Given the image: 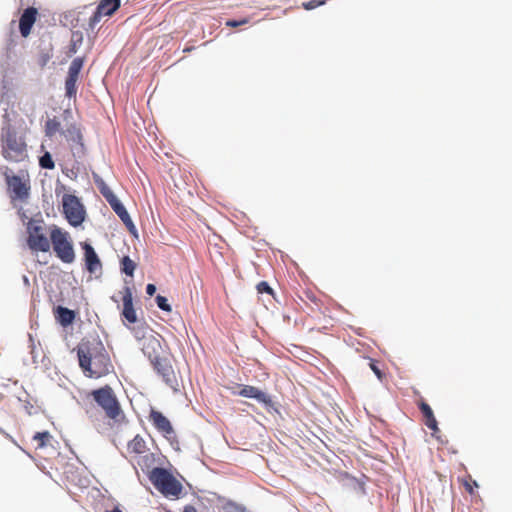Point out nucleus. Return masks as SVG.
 I'll use <instances>...</instances> for the list:
<instances>
[{
    "instance_id": "1",
    "label": "nucleus",
    "mask_w": 512,
    "mask_h": 512,
    "mask_svg": "<svg viewBox=\"0 0 512 512\" xmlns=\"http://www.w3.org/2000/svg\"><path fill=\"white\" fill-rule=\"evenodd\" d=\"M2 154L11 162H20L27 157V145L22 137L17 136L16 130L6 124L1 130Z\"/></svg>"
},
{
    "instance_id": "2",
    "label": "nucleus",
    "mask_w": 512,
    "mask_h": 512,
    "mask_svg": "<svg viewBox=\"0 0 512 512\" xmlns=\"http://www.w3.org/2000/svg\"><path fill=\"white\" fill-rule=\"evenodd\" d=\"M50 241L55 255L63 263L70 264L75 261V251L68 232L56 225H52Z\"/></svg>"
},
{
    "instance_id": "3",
    "label": "nucleus",
    "mask_w": 512,
    "mask_h": 512,
    "mask_svg": "<svg viewBox=\"0 0 512 512\" xmlns=\"http://www.w3.org/2000/svg\"><path fill=\"white\" fill-rule=\"evenodd\" d=\"M91 396L110 419H117V417L122 413L120 403L113 389L109 385L92 390Z\"/></svg>"
},
{
    "instance_id": "4",
    "label": "nucleus",
    "mask_w": 512,
    "mask_h": 512,
    "mask_svg": "<svg viewBox=\"0 0 512 512\" xmlns=\"http://www.w3.org/2000/svg\"><path fill=\"white\" fill-rule=\"evenodd\" d=\"M62 207V213L72 227H79L84 223L87 217V212L84 204L78 196L64 194L62 197Z\"/></svg>"
},
{
    "instance_id": "5",
    "label": "nucleus",
    "mask_w": 512,
    "mask_h": 512,
    "mask_svg": "<svg viewBox=\"0 0 512 512\" xmlns=\"http://www.w3.org/2000/svg\"><path fill=\"white\" fill-rule=\"evenodd\" d=\"M43 220L40 219L36 221L35 219H30L26 224L27 230V246L31 251L35 252H49L50 250V240L43 232L42 227Z\"/></svg>"
},
{
    "instance_id": "6",
    "label": "nucleus",
    "mask_w": 512,
    "mask_h": 512,
    "mask_svg": "<svg viewBox=\"0 0 512 512\" xmlns=\"http://www.w3.org/2000/svg\"><path fill=\"white\" fill-rule=\"evenodd\" d=\"M238 389V391L234 392L235 394L256 400L259 404L263 405L269 413H280V405L277 402H274L271 396L261 389L251 385H239Z\"/></svg>"
},
{
    "instance_id": "7",
    "label": "nucleus",
    "mask_w": 512,
    "mask_h": 512,
    "mask_svg": "<svg viewBox=\"0 0 512 512\" xmlns=\"http://www.w3.org/2000/svg\"><path fill=\"white\" fill-rule=\"evenodd\" d=\"M12 171L6 168L4 174L7 190L12 200L25 201L30 195L29 180L24 181L19 175L10 174Z\"/></svg>"
},
{
    "instance_id": "8",
    "label": "nucleus",
    "mask_w": 512,
    "mask_h": 512,
    "mask_svg": "<svg viewBox=\"0 0 512 512\" xmlns=\"http://www.w3.org/2000/svg\"><path fill=\"white\" fill-rule=\"evenodd\" d=\"M84 63V57H76L70 63L65 79V96L69 99L76 97L78 89L77 81L84 67Z\"/></svg>"
},
{
    "instance_id": "9",
    "label": "nucleus",
    "mask_w": 512,
    "mask_h": 512,
    "mask_svg": "<svg viewBox=\"0 0 512 512\" xmlns=\"http://www.w3.org/2000/svg\"><path fill=\"white\" fill-rule=\"evenodd\" d=\"M84 254L85 269L91 275L102 273V262L92 244L88 241L80 243Z\"/></svg>"
},
{
    "instance_id": "10",
    "label": "nucleus",
    "mask_w": 512,
    "mask_h": 512,
    "mask_svg": "<svg viewBox=\"0 0 512 512\" xmlns=\"http://www.w3.org/2000/svg\"><path fill=\"white\" fill-rule=\"evenodd\" d=\"M62 135L67 141L73 142L75 145L72 147V154L75 158H82L85 154V145L83 142V135L81 130L76 124H70L65 130L61 131Z\"/></svg>"
},
{
    "instance_id": "11",
    "label": "nucleus",
    "mask_w": 512,
    "mask_h": 512,
    "mask_svg": "<svg viewBox=\"0 0 512 512\" xmlns=\"http://www.w3.org/2000/svg\"><path fill=\"white\" fill-rule=\"evenodd\" d=\"M154 370L160 375L167 386L177 391L178 381L168 359L159 358L151 363Z\"/></svg>"
},
{
    "instance_id": "12",
    "label": "nucleus",
    "mask_w": 512,
    "mask_h": 512,
    "mask_svg": "<svg viewBox=\"0 0 512 512\" xmlns=\"http://www.w3.org/2000/svg\"><path fill=\"white\" fill-rule=\"evenodd\" d=\"M150 420L153 426L163 434V436L171 440L172 437L175 436V430L170 422V420L160 411L151 408L150 410Z\"/></svg>"
},
{
    "instance_id": "13",
    "label": "nucleus",
    "mask_w": 512,
    "mask_h": 512,
    "mask_svg": "<svg viewBox=\"0 0 512 512\" xmlns=\"http://www.w3.org/2000/svg\"><path fill=\"white\" fill-rule=\"evenodd\" d=\"M79 366L84 374L91 378H98L101 376L102 371L92 369V355L86 345H79L76 349Z\"/></svg>"
},
{
    "instance_id": "14",
    "label": "nucleus",
    "mask_w": 512,
    "mask_h": 512,
    "mask_svg": "<svg viewBox=\"0 0 512 512\" xmlns=\"http://www.w3.org/2000/svg\"><path fill=\"white\" fill-rule=\"evenodd\" d=\"M125 283L126 285L123 288V309L121 316L128 323L134 324L137 322V313L133 304V293L132 289L127 285V281H125Z\"/></svg>"
},
{
    "instance_id": "15",
    "label": "nucleus",
    "mask_w": 512,
    "mask_h": 512,
    "mask_svg": "<svg viewBox=\"0 0 512 512\" xmlns=\"http://www.w3.org/2000/svg\"><path fill=\"white\" fill-rule=\"evenodd\" d=\"M171 477H173L171 471L164 467H154L148 474L150 482L160 493L163 492Z\"/></svg>"
},
{
    "instance_id": "16",
    "label": "nucleus",
    "mask_w": 512,
    "mask_h": 512,
    "mask_svg": "<svg viewBox=\"0 0 512 512\" xmlns=\"http://www.w3.org/2000/svg\"><path fill=\"white\" fill-rule=\"evenodd\" d=\"M112 210L115 212V214L120 218V220L123 222V224L126 226L127 230L131 235L134 237H138V231L134 224V222L131 219L130 214L128 213L126 207L121 202L120 199L116 200L114 203L110 205Z\"/></svg>"
},
{
    "instance_id": "17",
    "label": "nucleus",
    "mask_w": 512,
    "mask_h": 512,
    "mask_svg": "<svg viewBox=\"0 0 512 512\" xmlns=\"http://www.w3.org/2000/svg\"><path fill=\"white\" fill-rule=\"evenodd\" d=\"M38 11L34 7H28L24 10L19 19V32L22 37L30 35L33 25L36 22Z\"/></svg>"
},
{
    "instance_id": "18",
    "label": "nucleus",
    "mask_w": 512,
    "mask_h": 512,
    "mask_svg": "<svg viewBox=\"0 0 512 512\" xmlns=\"http://www.w3.org/2000/svg\"><path fill=\"white\" fill-rule=\"evenodd\" d=\"M161 350L160 341L156 337L151 335L143 340L142 352L149 359L150 363L160 358Z\"/></svg>"
},
{
    "instance_id": "19",
    "label": "nucleus",
    "mask_w": 512,
    "mask_h": 512,
    "mask_svg": "<svg viewBox=\"0 0 512 512\" xmlns=\"http://www.w3.org/2000/svg\"><path fill=\"white\" fill-rule=\"evenodd\" d=\"M56 322L66 328L73 324L76 318V312L72 309L58 305L54 308Z\"/></svg>"
},
{
    "instance_id": "20",
    "label": "nucleus",
    "mask_w": 512,
    "mask_h": 512,
    "mask_svg": "<svg viewBox=\"0 0 512 512\" xmlns=\"http://www.w3.org/2000/svg\"><path fill=\"white\" fill-rule=\"evenodd\" d=\"M121 0H100L96 9L103 12L105 16H112L120 7Z\"/></svg>"
},
{
    "instance_id": "21",
    "label": "nucleus",
    "mask_w": 512,
    "mask_h": 512,
    "mask_svg": "<svg viewBox=\"0 0 512 512\" xmlns=\"http://www.w3.org/2000/svg\"><path fill=\"white\" fill-rule=\"evenodd\" d=\"M182 490V484L173 476L171 477L170 481L167 483L161 494L164 495L165 497L174 496L178 498L182 493Z\"/></svg>"
},
{
    "instance_id": "22",
    "label": "nucleus",
    "mask_w": 512,
    "mask_h": 512,
    "mask_svg": "<svg viewBox=\"0 0 512 512\" xmlns=\"http://www.w3.org/2000/svg\"><path fill=\"white\" fill-rule=\"evenodd\" d=\"M83 39L84 36L81 31H72L71 40L67 51L68 57H72L74 54L77 53L78 49L83 44Z\"/></svg>"
},
{
    "instance_id": "23",
    "label": "nucleus",
    "mask_w": 512,
    "mask_h": 512,
    "mask_svg": "<svg viewBox=\"0 0 512 512\" xmlns=\"http://www.w3.org/2000/svg\"><path fill=\"white\" fill-rule=\"evenodd\" d=\"M137 264L134 260H132L128 255H124L120 259V271L122 274H125L127 277H133Z\"/></svg>"
},
{
    "instance_id": "24",
    "label": "nucleus",
    "mask_w": 512,
    "mask_h": 512,
    "mask_svg": "<svg viewBox=\"0 0 512 512\" xmlns=\"http://www.w3.org/2000/svg\"><path fill=\"white\" fill-rule=\"evenodd\" d=\"M96 186L109 205H111L112 203L119 199L104 180L99 181V184H97Z\"/></svg>"
},
{
    "instance_id": "25",
    "label": "nucleus",
    "mask_w": 512,
    "mask_h": 512,
    "mask_svg": "<svg viewBox=\"0 0 512 512\" xmlns=\"http://www.w3.org/2000/svg\"><path fill=\"white\" fill-rule=\"evenodd\" d=\"M61 124L56 117L48 119L45 123V134L47 137L54 136L57 132H61Z\"/></svg>"
},
{
    "instance_id": "26",
    "label": "nucleus",
    "mask_w": 512,
    "mask_h": 512,
    "mask_svg": "<svg viewBox=\"0 0 512 512\" xmlns=\"http://www.w3.org/2000/svg\"><path fill=\"white\" fill-rule=\"evenodd\" d=\"M128 449L136 454H141L145 450V441L140 435H136L128 442Z\"/></svg>"
},
{
    "instance_id": "27",
    "label": "nucleus",
    "mask_w": 512,
    "mask_h": 512,
    "mask_svg": "<svg viewBox=\"0 0 512 512\" xmlns=\"http://www.w3.org/2000/svg\"><path fill=\"white\" fill-rule=\"evenodd\" d=\"M39 166L42 169L52 170L55 167V162L50 152L45 151L39 157Z\"/></svg>"
},
{
    "instance_id": "28",
    "label": "nucleus",
    "mask_w": 512,
    "mask_h": 512,
    "mask_svg": "<svg viewBox=\"0 0 512 512\" xmlns=\"http://www.w3.org/2000/svg\"><path fill=\"white\" fill-rule=\"evenodd\" d=\"M221 512H247V509L242 504H238L234 501H227L222 505Z\"/></svg>"
},
{
    "instance_id": "29",
    "label": "nucleus",
    "mask_w": 512,
    "mask_h": 512,
    "mask_svg": "<svg viewBox=\"0 0 512 512\" xmlns=\"http://www.w3.org/2000/svg\"><path fill=\"white\" fill-rule=\"evenodd\" d=\"M155 302H156V305L157 307L164 311V312H171L172 311V306L171 304L169 303L168 301V298L161 295V294H158L156 295L155 297Z\"/></svg>"
},
{
    "instance_id": "30",
    "label": "nucleus",
    "mask_w": 512,
    "mask_h": 512,
    "mask_svg": "<svg viewBox=\"0 0 512 512\" xmlns=\"http://www.w3.org/2000/svg\"><path fill=\"white\" fill-rule=\"evenodd\" d=\"M49 437L50 433L48 431H41L34 434L33 440L38 442L37 448H44Z\"/></svg>"
},
{
    "instance_id": "31",
    "label": "nucleus",
    "mask_w": 512,
    "mask_h": 512,
    "mask_svg": "<svg viewBox=\"0 0 512 512\" xmlns=\"http://www.w3.org/2000/svg\"><path fill=\"white\" fill-rule=\"evenodd\" d=\"M102 16H105V14L103 12H100L98 9H95V11L89 19L87 30L93 31L96 25L100 22Z\"/></svg>"
},
{
    "instance_id": "32",
    "label": "nucleus",
    "mask_w": 512,
    "mask_h": 512,
    "mask_svg": "<svg viewBox=\"0 0 512 512\" xmlns=\"http://www.w3.org/2000/svg\"><path fill=\"white\" fill-rule=\"evenodd\" d=\"M369 367L374 372L378 380L382 381L385 377L384 372L378 367V362L372 358H369Z\"/></svg>"
},
{
    "instance_id": "33",
    "label": "nucleus",
    "mask_w": 512,
    "mask_h": 512,
    "mask_svg": "<svg viewBox=\"0 0 512 512\" xmlns=\"http://www.w3.org/2000/svg\"><path fill=\"white\" fill-rule=\"evenodd\" d=\"M325 4H326V0H309V1L303 2L302 7L305 10L310 11V10H313V9L320 7L322 5H325Z\"/></svg>"
},
{
    "instance_id": "34",
    "label": "nucleus",
    "mask_w": 512,
    "mask_h": 512,
    "mask_svg": "<svg viewBox=\"0 0 512 512\" xmlns=\"http://www.w3.org/2000/svg\"><path fill=\"white\" fill-rule=\"evenodd\" d=\"M256 289L260 294L267 293L273 295V289L267 281L259 282L256 286Z\"/></svg>"
},
{
    "instance_id": "35",
    "label": "nucleus",
    "mask_w": 512,
    "mask_h": 512,
    "mask_svg": "<svg viewBox=\"0 0 512 512\" xmlns=\"http://www.w3.org/2000/svg\"><path fill=\"white\" fill-rule=\"evenodd\" d=\"M419 409L424 418H426V417L432 418V415H434V412H433L432 408L430 407V405L424 401H422L420 403Z\"/></svg>"
},
{
    "instance_id": "36",
    "label": "nucleus",
    "mask_w": 512,
    "mask_h": 512,
    "mask_svg": "<svg viewBox=\"0 0 512 512\" xmlns=\"http://www.w3.org/2000/svg\"><path fill=\"white\" fill-rule=\"evenodd\" d=\"M247 23H248V19H247V18H242V19H228V20L225 22V25H226L227 27L236 28V27L242 26V25L247 24Z\"/></svg>"
},
{
    "instance_id": "37",
    "label": "nucleus",
    "mask_w": 512,
    "mask_h": 512,
    "mask_svg": "<svg viewBox=\"0 0 512 512\" xmlns=\"http://www.w3.org/2000/svg\"><path fill=\"white\" fill-rule=\"evenodd\" d=\"M464 486L466 491L472 495L474 493V489L478 488L479 485L476 480H472L471 482L465 481Z\"/></svg>"
},
{
    "instance_id": "38",
    "label": "nucleus",
    "mask_w": 512,
    "mask_h": 512,
    "mask_svg": "<svg viewBox=\"0 0 512 512\" xmlns=\"http://www.w3.org/2000/svg\"><path fill=\"white\" fill-rule=\"evenodd\" d=\"M29 340H30V343H31V355H32V360H33V363H37V353L35 351V345H34V340H33V337L31 334H29Z\"/></svg>"
},
{
    "instance_id": "39",
    "label": "nucleus",
    "mask_w": 512,
    "mask_h": 512,
    "mask_svg": "<svg viewBox=\"0 0 512 512\" xmlns=\"http://www.w3.org/2000/svg\"><path fill=\"white\" fill-rule=\"evenodd\" d=\"M156 291H157V287H156V285H155V284H153V283H148V284L146 285V294H147L148 296H150V297H151V296H153V295L156 293Z\"/></svg>"
},
{
    "instance_id": "40",
    "label": "nucleus",
    "mask_w": 512,
    "mask_h": 512,
    "mask_svg": "<svg viewBox=\"0 0 512 512\" xmlns=\"http://www.w3.org/2000/svg\"><path fill=\"white\" fill-rule=\"evenodd\" d=\"M51 56L48 53L42 54L39 60V64L41 67H44L49 62Z\"/></svg>"
},
{
    "instance_id": "41",
    "label": "nucleus",
    "mask_w": 512,
    "mask_h": 512,
    "mask_svg": "<svg viewBox=\"0 0 512 512\" xmlns=\"http://www.w3.org/2000/svg\"><path fill=\"white\" fill-rule=\"evenodd\" d=\"M134 336L137 338V339H141L143 338L145 340V335H144V329L143 328H135L134 329Z\"/></svg>"
},
{
    "instance_id": "42",
    "label": "nucleus",
    "mask_w": 512,
    "mask_h": 512,
    "mask_svg": "<svg viewBox=\"0 0 512 512\" xmlns=\"http://www.w3.org/2000/svg\"><path fill=\"white\" fill-rule=\"evenodd\" d=\"M424 419H425V425H426L427 427L435 426V423H437V420H436V418H435V416H434V415H432V418H430V417H426V418H424Z\"/></svg>"
},
{
    "instance_id": "43",
    "label": "nucleus",
    "mask_w": 512,
    "mask_h": 512,
    "mask_svg": "<svg viewBox=\"0 0 512 512\" xmlns=\"http://www.w3.org/2000/svg\"><path fill=\"white\" fill-rule=\"evenodd\" d=\"M63 118L65 121H68L70 118H72V111L71 109H65L63 112Z\"/></svg>"
},
{
    "instance_id": "44",
    "label": "nucleus",
    "mask_w": 512,
    "mask_h": 512,
    "mask_svg": "<svg viewBox=\"0 0 512 512\" xmlns=\"http://www.w3.org/2000/svg\"><path fill=\"white\" fill-rule=\"evenodd\" d=\"M182 512H198V511L193 505H186V506H184Z\"/></svg>"
},
{
    "instance_id": "45",
    "label": "nucleus",
    "mask_w": 512,
    "mask_h": 512,
    "mask_svg": "<svg viewBox=\"0 0 512 512\" xmlns=\"http://www.w3.org/2000/svg\"><path fill=\"white\" fill-rule=\"evenodd\" d=\"M428 428L433 431V433H432L433 436H436V433L439 432L438 422L435 423V426L428 427Z\"/></svg>"
},
{
    "instance_id": "46",
    "label": "nucleus",
    "mask_w": 512,
    "mask_h": 512,
    "mask_svg": "<svg viewBox=\"0 0 512 512\" xmlns=\"http://www.w3.org/2000/svg\"><path fill=\"white\" fill-rule=\"evenodd\" d=\"M93 179L96 185L99 184V181H103V179L96 173H93Z\"/></svg>"
},
{
    "instance_id": "47",
    "label": "nucleus",
    "mask_w": 512,
    "mask_h": 512,
    "mask_svg": "<svg viewBox=\"0 0 512 512\" xmlns=\"http://www.w3.org/2000/svg\"><path fill=\"white\" fill-rule=\"evenodd\" d=\"M22 279H23V283H24L26 286H29V285H30L29 278H28L26 275H23Z\"/></svg>"
},
{
    "instance_id": "48",
    "label": "nucleus",
    "mask_w": 512,
    "mask_h": 512,
    "mask_svg": "<svg viewBox=\"0 0 512 512\" xmlns=\"http://www.w3.org/2000/svg\"><path fill=\"white\" fill-rule=\"evenodd\" d=\"M99 359H100L101 362H104V361L107 362L109 360L108 357L105 354H101L99 356Z\"/></svg>"
},
{
    "instance_id": "49",
    "label": "nucleus",
    "mask_w": 512,
    "mask_h": 512,
    "mask_svg": "<svg viewBox=\"0 0 512 512\" xmlns=\"http://www.w3.org/2000/svg\"><path fill=\"white\" fill-rule=\"evenodd\" d=\"M31 408H33V406L29 402H27V404L25 405V409L28 412V414H31Z\"/></svg>"
},
{
    "instance_id": "50",
    "label": "nucleus",
    "mask_w": 512,
    "mask_h": 512,
    "mask_svg": "<svg viewBox=\"0 0 512 512\" xmlns=\"http://www.w3.org/2000/svg\"><path fill=\"white\" fill-rule=\"evenodd\" d=\"M105 512H122V510L119 509V507H114L111 510H106Z\"/></svg>"
},
{
    "instance_id": "51",
    "label": "nucleus",
    "mask_w": 512,
    "mask_h": 512,
    "mask_svg": "<svg viewBox=\"0 0 512 512\" xmlns=\"http://www.w3.org/2000/svg\"><path fill=\"white\" fill-rule=\"evenodd\" d=\"M0 433L5 434V432L3 431V429L1 427H0Z\"/></svg>"
}]
</instances>
